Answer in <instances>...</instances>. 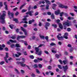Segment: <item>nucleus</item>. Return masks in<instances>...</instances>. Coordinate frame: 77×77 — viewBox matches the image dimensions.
I'll return each mask as SVG.
<instances>
[{
    "instance_id": "nucleus-1",
    "label": "nucleus",
    "mask_w": 77,
    "mask_h": 77,
    "mask_svg": "<svg viewBox=\"0 0 77 77\" xmlns=\"http://www.w3.org/2000/svg\"><path fill=\"white\" fill-rule=\"evenodd\" d=\"M45 46V45H44V44H40L38 47L35 48V54H38V56H41V54H42V51H39V47H41L42 46Z\"/></svg>"
},
{
    "instance_id": "nucleus-2",
    "label": "nucleus",
    "mask_w": 77,
    "mask_h": 77,
    "mask_svg": "<svg viewBox=\"0 0 77 77\" xmlns=\"http://www.w3.org/2000/svg\"><path fill=\"white\" fill-rule=\"evenodd\" d=\"M22 60L23 61V62H17V65H20V66H22V67H24L25 66H26V67H27L28 69H29L30 70V67H29V66H28L26 65V64H23L24 62H25V59H24V58H22Z\"/></svg>"
},
{
    "instance_id": "nucleus-3",
    "label": "nucleus",
    "mask_w": 77,
    "mask_h": 77,
    "mask_svg": "<svg viewBox=\"0 0 77 77\" xmlns=\"http://www.w3.org/2000/svg\"><path fill=\"white\" fill-rule=\"evenodd\" d=\"M6 14L4 13H3L2 15L0 16V23L3 24H4L5 23V18H6Z\"/></svg>"
},
{
    "instance_id": "nucleus-4",
    "label": "nucleus",
    "mask_w": 77,
    "mask_h": 77,
    "mask_svg": "<svg viewBox=\"0 0 77 77\" xmlns=\"http://www.w3.org/2000/svg\"><path fill=\"white\" fill-rule=\"evenodd\" d=\"M63 68L64 72H65V73H66V72L67 70L68 69V66L67 65H66L65 66H63Z\"/></svg>"
},
{
    "instance_id": "nucleus-5",
    "label": "nucleus",
    "mask_w": 77,
    "mask_h": 77,
    "mask_svg": "<svg viewBox=\"0 0 77 77\" xmlns=\"http://www.w3.org/2000/svg\"><path fill=\"white\" fill-rule=\"evenodd\" d=\"M61 33H59L58 35H57V38H58V40H63V37L61 36V37L59 36H61Z\"/></svg>"
},
{
    "instance_id": "nucleus-6",
    "label": "nucleus",
    "mask_w": 77,
    "mask_h": 77,
    "mask_svg": "<svg viewBox=\"0 0 77 77\" xmlns=\"http://www.w3.org/2000/svg\"><path fill=\"white\" fill-rule=\"evenodd\" d=\"M26 36L18 35L17 37V41H19V39H20V38H21L22 39H24V38H26Z\"/></svg>"
},
{
    "instance_id": "nucleus-7",
    "label": "nucleus",
    "mask_w": 77,
    "mask_h": 77,
    "mask_svg": "<svg viewBox=\"0 0 77 77\" xmlns=\"http://www.w3.org/2000/svg\"><path fill=\"white\" fill-rule=\"evenodd\" d=\"M6 57H4V59H5L6 62L7 63H8V61L7 58H8V57H9V56H8V53H6Z\"/></svg>"
},
{
    "instance_id": "nucleus-8",
    "label": "nucleus",
    "mask_w": 77,
    "mask_h": 77,
    "mask_svg": "<svg viewBox=\"0 0 77 77\" xmlns=\"http://www.w3.org/2000/svg\"><path fill=\"white\" fill-rule=\"evenodd\" d=\"M32 13H33V11H31L26 12V15H29L30 16L32 17L33 14H32Z\"/></svg>"
},
{
    "instance_id": "nucleus-9",
    "label": "nucleus",
    "mask_w": 77,
    "mask_h": 77,
    "mask_svg": "<svg viewBox=\"0 0 77 77\" xmlns=\"http://www.w3.org/2000/svg\"><path fill=\"white\" fill-rule=\"evenodd\" d=\"M45 27L46 29V30L48 29V27L50 25V23L48 22H46L45 23Z\"/></svg>"
},
{
    "instance_id": "nucleus-10",
    "label": "nucleus",
    "mask_w": 77,
    "mask_h": 77,
    "mask_svg": "<svg viewBox=\"0 0 77 77\" xmlns=\"http://www.w3.org/2000/svg\"><path fill=\"white\" fill-rule=\"evenodd\" d=\"M59 7L60 8H65V9H67L68 8V7L63 5L62 4H60L59 5Z\"/></svg>"
},
{
    "instance_id": "nucleus-11",
    "label": "nucleus",
    "mask_w": 77,
    "mask_h": 77,
    "mask_svg": "<svg viewBox=\"0 0 77 77\" xmlns=\"http://www.w3.org/2000/svg\"><path fill=\"white\" fill-rule=\"evenodd\" d=\"M8 15H11L12 18L14 17V14L13 12L11 13L10 11H8Z\"/></svg>"
},
{
    "instance_id": "nucleus-12",
    "label": "nucleus",
    "mask_w": 77,
    "mask_h": 77,
    "mask_svg": "<svg viewBox=\"0 0 77 77\" xmlns=\"http://www.w3.org/2000/svg\"><path fill=\"white\" fill-rule=\"evenodd\" d=\"M71 24V22L68 23V22H66L64 23H63L64 26H69Z\"/></svg>"
},
{
    "instance_id": "nucleus-13",
    "label": "nucleus",
    "mask_w": 77,
    "mask_h": 77,
    "mask_svg": "<svg viewBox=\"0 0 77 77\" xmlns=\"http://www.w3.org/2000/svg\"><path fill=\"white\" fill-rule=\"evenodd\" d=\"M5 47L6 45H5L4 44H2V45H0V50H3L4 49L3 48H5Z\"/></svg>"
},
{
    "instance_id": "nucleus-14",
    "label": "nucleus",
    "mask_w": 77,
    "mask_h": 77,
    "mask_svg": "<svg viewBox=\"0 0 77 77\" xmlns=\"http://www.w3.org/2000/svg\"><path fill=\"white\" fill-rule=\"evenodd\" d=\"M43 0L44 1H45V2L48 5H51V2L49 1L48 0Z\"/></svg>"
},
{
    "instance_id": "nucleus-15",
    "label": "nucleus",
    "mask_w": 77,
    "mask_h": 77,
    "mask_svg": "<svg viewBox=\"0 0 77 77\" xmlns=\"http://www.w3.org/2000/svg\"><path fill=\"white\" fill-rule=\"evenodd\" d=\"M52 9H54V10H56V7L57 6V5L55 4H53L52 5Z\"/></svg>"
},
{
    "instance_id": "nucleus-16",
    "label": "nucleus",
    "mask_w": 77,
    "mask_h": 77,
    "mask_svg": "<svg viewBox=\"0 0 77 77\" xmlns=\"http://www.w3.org/2000/svg\"><path fill=\"white\" fill-rule=\"evenodd\" d=\"M60 10H58L57 11H55V15H57L60 14Z\"/></svg>"
},
{
    "instance_id": "nucleus-17",
    "label": "nucleus",
    "mask_w": 77,
    "mask_h": 77,
    "mask_svg": "<svg viewBox=\"0 0 77 77\" xmlns=\"http://www.w3.org/2000/svg\"><path fill=\"white\" fill-rule=\"evenodd\" d=\"M35 22V20L34 19H32V20H30L29 21V24H31L32 23Z\"/></svg>"
},
{
    "instance_id": "nucleus-18",
    "label": "nucleus",
    "mask_w": 77,
    "mask_h": 77,
    "mask_svg": "<svg viewBox=\"0 0 77 77\" xmlns=\"http://www.w3.org/2000/svg\"><path fill=\"white\" fill-rule=\"evenodd\" d=\"M58 24L59 25V27H60V29L61 30L63 29V26H62V25L61 23H59Z\"/></svg>"
},
{
    "instance_id": "nucleus-19",
    "label": "nucleus",
    "mask_w": 77,
    "mask_h": 77,
    "mask_svg": "<svg viewBox=\"0 0 77 77\" xmlns=\"http://www.w3.org/2000/svg\"><path fill=\"white\" fill-rule=\"evenodd\" d=\"M26 3H24L22 5H21L19 8V9L20 10L22 9L23 8V7H24V6H25V5H26Z\"/></svg>"
},
{
    "instance_id": "nucleus-20",
    "label": "nucleus",
    "mask_w": 77,
    "mask_h": 77,
    "mask_svg": "<svg viewBox=\"0 0 77 77\" xmlns=\"http://www.w3.org/2000/svg\"><path fill=\"white\" fill-rule=\"evenodd\" d=\"M10 42H12V43H17V41L16 40H13L12 39H10L9 40Z\"/></svg>"
},
{
    "instance_id": "nucleus-21",
    "label": "nucleus",
    "mask_w": 77,
    "mask_h": 77,
    "mask_svg": "<svg viewBox=\"0 0 77 77\" xmlns=\"http://www.w3.org/2000/svg\"><path fill=\"white\" fill-rule=\"evenodd\" d=\"M13 21H15L16 23H18V19L17 18L14 19Z\"/></svg>"
},
{
    "instance_id": "nucleus-22",
    "label": "nucleus",
    "mask_w": 77,
    "mask_h": 77,
    "mask_svg": "<svg viewBox=\"0 0 77 77\" xmlns=\"http://www.w3.org/2000/svg\"><path fill=\"white\" fill-rule=\"evenodd\" d=\"M60 56H61V54H60L59 55L58 54H56L55 57H56L57 59H59Z\"/></svg>"
},
{
    "instance_id": "nucleus-23",
    "label": "nucleus",
    "mask_w": 77,
    "mask_h": 77,
    "mask_svg": "<svg viewBox=\"0 0 77 77\" xmlns=\"http://www.w3.org/2000/svg\"><path fill=\"white\" fill-rule=\"evenodd\" d=\"M14 26V25L12 24L10 25H9V27L11 29H13V27Z\"/></svg>"
},
{
    "instance_id": "nucleus-24",
    "label": "nucleus",
    "mask_w": 77,
    "mask_h": 77,
    "mask_svg": "<svg viewBox=\"0 0 77 77\" xmlns=\"http://www.w3.org/2000/svg\"><path fill=\"white\" fill-rule=\"evenodd\" d=\"M52 26V27H53L55 28H57V25L56 24H53Z\"/></svg>"
},
{
    "instance_id": "nucleus-25",
    "label": "nucleus",
    "mask_w": 77,
    "mask_h": 77,
    "mask_svg": "<svg viewBox=\"0 0 77 77\" xmlns=\"http://www.w3.org/2000/svg\"><path fill=\"white\" fill-rule=\"evenodd\" d=\"M29 57L30 58V59H33L35 58V57H34V56L32 55L29 56Z\"/></svg>"
},
{
    "instance_id": "nucleus-26",
    "label": "nucleus",
    "mask_w": 77,
    "mask_h": 77,
    "mask_svg": "<svg viewBox=\"0 0 77 77\" xmlns=\"http://www.w3.org/2000/svg\"><path fill=\"white\" fill-rule=\"evenodd\" d=\"M51 17L52 19H54V14H52L51 15Z\"/></svg>"
},
{
    "instance_id": "nucleus-27",
    "label": "nucleus",
    "mask_w": 77,
    "mask_h": 77,
    "mask_svg": "<svg viewBox=\"0 0 77 77\" xmlns=\"http://www.w3.org/2000/svg\"><path fill=\"white\" fill-rule=\"evenodd\" d=\"M16 47H18V48H20L21 47V46L19 44L17 43L16 44Z\"/></svg>"
},
{
    "instance_id": "nucleus-28",
    "label": "nucleus",
    "mask_w": 77,
    "mask_h": 77,
    "mask_svg": "<svg viewBox=\"0 0 77 77\" xmlns=\"http://www.w3.org/2000/svg\"><path fill=\"white\" fill-rule=\"evenodd\" d=\"M60 17H62L63 16V14H64V12H62L61 13H60Z\"/></svg>"
},
{
    "instance_id": "nucleus-29",
    "label": "nucleus",
    "mask_w": 77,
    "mask_h": 77,
    "mask_svg": "<svg viewBox=\"0 0 77 77\" xmlns=\"http://www.w3.org/2000/svg\"><path fill=\"white\" fill-rule=\"evenodd\" d=\"M50 45L51 46H54V45H56V44L52 42L50 44Z\"/></svg>"
},
{
    "instance_id": "nucleus-30",
    "label": "nucleus",
    "mask_w": 77,
    "mask_h": 77,
    "mask_svg": "<svg viewBox=\"0 0 77 77\" xmlns=\"http://www.w3.org/2000/svg\"><path fill=\"white\" fill-rule=\"evenodd\" d=\"M38 66L40 68H42V65L40 64H39Z\"/></svg>"
},
{
    "instance_id": "nucleus-31",
    "label": "nucleus",
    "mask_w": 77,
    "mask_h": 77,
    "mask_svg": "<svg viewBox=\"0 0 77 77\" xmlns=\"http://www.w3.org/2000/svg\"><path fill=\"white\" fill-rule=\"evenodd\" d=\"M27 11V10L23 9L21 11L22 13H24V12H26Z\"/></svg>"
},
{
    "instance_id": "nucleus-32",
    "label": "nucleus",
    "mask_w": 77,
    "mask_h": 77,
    "mask_svg": "<svg viewBox=\"0 0 77 77\" xmlns=\"http://www.w3.org/2000/svg\"><path fill=\"white\" fill-rule=\"evenodd\" d=\"M45 39H46L47 42H48V36L45 37Z\"/></svg>"
},
{
    "instance_id": "nucleus-33",
    "label": "nucleus",
    "mask_w": 77,
    "mask_h": 77,
    "mask_svg": "<svg viewBox=\"0 0 77 77\" xmlns=\"http://www.w3.org/2000/svg\"><path fill=\"white\" fill-rule=\"evenodd\" d=\"M52 53H54L55 54H56L57 52V51H54V50H52L51 51Z\"/></svg>"
},
{
    "instance_id": "nucleus-34",
    "label": "nucleus",
    "mask_w": 77,
    "mask_h": 77,
    "mask_svg": "<svg viewBox=\"0 0 77 77\" xmlns=\"http://www.w3.org/2000/svg\"><path fill=\"white\" fill-rule=\"evenodd\" d=\"M40 37L41 39H44L45 38V37L44 35H40Z\"/></svg>"
},
{
    "instance_id": "nucleus-35",
    "label": "nucleus",
    "mask_w": 77,
    "mask_h": 77,
    "mask_svg": "<svg viewBox=\"0 0 77 77\" xmlns=\"http://www.w3.org/2000/svg\"><path fill=\"white\" fill-rule=\"evenodd\" d=\"M56 22L57 24H59L60 22V20L59 19H58L56 20Z\"/></svg>"
},
{
    "instance_id": "nucleus-36",
    "label": "nucleus",
    "mask_w": 77,
    "mask_h": 77,
    "mask_svg": "<svg viewBox=\"0 0 77 77\" xmlns=\"http://www.w3.org/2000/svg\"><path fill=\"white\" fill-rule=\"evenodd\" d=\"M36 72H37L38 73V74H40V72L39 71V70H38V69H36Z\"/></svg>"
},
{
    "instance_id": "nucleus-37",
    "label": "nucleus",
    "mask_w": 77,
    "mask_h": 77,
    "mask_svg": "<svg viewBox=\"0 0 77 77\" xmlns=\"http://www.w3.org/2000/svg\"><path fill=\"white\" fill-rule=\"evenodd\" d=\"M33 61L35 63H38V60L36 59H35Z\"/></svg>"
},
{
    "instance_id": "nucleus-38",
    "label": "nucleus",
    "mask_w": 77,
    "mask_h": 77,
    "mask_svg": "<svg viewBox=\"0 0 77 77\" xmlns=\"http://www.w3.org/2000/svg\"><path fill=\"white\" fill-rule=\"evenodd\" d=\"M23 53L24 54V55L25 56H27V51H25L23 52Z\"/></svg>"
},
{
    "instance_id": "nucleus-39",
    "label": "nucleus",
    "mask_w": 77,
    "mask_h": 77,
    "mask_svg": "<svg viewBox=\"0 0 77 77\" xmlns=\"http://www.w3.org/2000/svg\"><path fill=\"white\" fill-rule=\"evenodd\" d=\"M34 68H38V65L37 64H35L34 65Z\"/></svg>"
},
{
    "instance_id": "nucleus-40",
    "label": "nucleus",
    "mask_w": 77,
    "mask_h": 77,
    "mask_svg": "<svg viewBox=\"0 0 77 77\" xmlns=\"http://www.w3.org/2000/svg\"><path fill=\"white\" fill-rule=\"evenodd\" d=\"M63 62L64 63V65L66 64V63H67V61L63 60Z\"/></svg>"
},
{
    "instance_id": "nucleus-41",
    "label": "nucleus",
    "mask_w": 77,
    "mask_h": 77,
    "mask_svg": "<svg viewBox=\"0 0 77 77\" xmlns=\"http://www.w3.org/2000/svg\"><path fill=\"white\" fill-rule=\"evenodd\" d=\"M67 31H68V32H70L71 31V28H68L67 29Z\"/></svg>"
},
{
    "instance_id": "nucleus-42",
    "label": "nucleus",
    "mask_w": 77,
    "mask_h": 77,
    "mask_svg": "<svg viewBox=\"0 0 77 77\" xmlns=\"http://www.w3.org/2000/svg\"><path fill=\"white\" fill-rule=\"evenodd\" d=\"M14 47H15V45H14V44H13V45H11V47L12 48H14Z\"/></svg>"
},
{
    "instance_id": "nucleus-43",
    "label": "nucleus",
    "mask_w": 77,
    "mask_h": 77,
    "mask_svg": "<svg viewBox=\"0 0 77 77\" xmlns=\"http://www.w3.org/2000/svg\"><path fill=\"white\" fill-rule=\"evenodd\" d=\"M49 73H51V75H54V72H51V71H49Z\"/></svg>"
},
{
    "instance_id": "nucleus-44",
    "label": "nucleus",
    "mask_w": 77,
    "mask_h": 77,
    "mask_svg": "<svg viewBox=\"0 0 77 77\" xmlns=\"http://www.w3.org/2000/svg\"><path fill=\"white\" fill-rule=\"evenodd\" d=\"M11 39H15V38H16V37L15 36H12L11 37Z\"/></svg>"
},
{
    "instance_id": "nucleus-45",
    "label": "nucleus",
    "mask_w": 77,
    "mask_h": 77,
    "mask_svg": "<svg viewBox=\"0 0 77 77\" xmlns=\"http://www.w3.org/2000/svg\"><path fill=\"white\" fill-rule=\"evenodd\" d=\"M49 6H50L49 5H47L46 8V9H47V10L49 9V8H48V7H49Z\"/></svg>"
},
{
    "instance_id": "nucleus-46",
    "label": "nucleus",
    "mask_w": 77,
    "mask_h": 77,
    "mask_svg": "<svg viewBox=\"0 0 77 77\" xmlns=\"http://www.w3.org/2000/svg\"><path fill=\"white\" fill-rule=\"evenodd\" d=\"M21 30L23 31V32H25V31H26V30H25V29H24V28L22 27H21Z\"/></svg>"
},
{
    "instance_id": "nucleus-47",
    "label": "nucleus",
    "mask_w": 77,
    "mask_h": 77,
    "mask_svg": "<svg viewBox=\"0 0 77 77\" xmlns=\"http://www.w3.org/2000/svg\"><path fill=\"white\" fill-rule=\"evenodd\" d=\"M38 60H40V61H42V58H37Z\"/></svg>"
},
{
    "instance_id": "nucleus-48",
    "label": "nucleus",
    "mask_w": 77,
    "mask_h": 77,
    "mask_svg": "<svg viewBox=\"0 0 77 77\" xmlns=\"http://www.w3.org/2000/svg\"><path fill=\"white\" fill-rule=\"evenodd\" d=\"M51 66H49L48 67V69H51Z\"/></svg>"
},
{
    "instance_id": "nucleus-49",
    "label": "nucleus",
    "mask_w": 77,
    "mask_h": 77,
    "mask_svg": "<svg viewBox=\"0 0 77 77\" xmlns=\"http://www.w3.org/2000/svg\"><path fill=\"white\" fill-rule=\"evenodd\" d=\"M17 54H18V55H19V56H21V53L19 52H17Z\"/></svg>"
},
{
    "instance_id": "nucleus-50",
    "label": "nucleus",
    "mask_w": 77,
    "mask_h": 77,
    "mask_svg": "<svg viewBox=\"0 0 77 77\" xmlns=\"http://www.w3.org/2000/svg\"><path fill=\"white\" fill-rule=\"evenodd\" d=\"M16 50L17 51H20V50H21V49H20V48H16Z\"/></svg>"
},
{
    "instance_id": "nucleus-51",
    "label": "nucleus",
    "mask_w": 77,
    "mask_h": 77,
    "mask_svg": "<svg viewBox=\"0 0 77 77\" xmlns=\"http://www.w3.org/2000/svg\"><path fill=\"white\" fill-rule=\"evenodd\" d=\"M47 14L48 15H51V13L50 12H48Z\"/></svg>"
},
{
    "instance_id": "nucleus-52",
    "label": "nucleus",
    "mask_w": 77,
    "mask_h": 77,
    "mask_svg": "<svg viewBox=\"0 0 77 77\" xmlns=\"http://www.w3.org/2000/svg\"><path fill=\"white\" fill-rule=\"evenodd\" d=\"M58 67L60 69H62V66H60V65H58Z\"/></svg>"
},
{
    "instance_id": "nucleus-53",
    "label": "nucleus",
    "mask_w": 77,
    "mask_h": 77,
    "mask_svg": "<svg viewBox=\"0 0 77 77\" xmlns=\"http://www.w3.org/2000/svg\"><path fill=\"white\" fill-rule=\"evenodd\" d=\"M39 14V13L38 12H36L35 14V16H36V15H38Z\"/></svg>"
},
{
    "instance_id": "nucleus-54",
    "label": "nucleus",
    "mask_w": 77,
    "mask_h": 77,
    "mask_svg": "<svg viewBox=\"0 0 77 77\" xmlns=\"http://www.w3.org/2000/svg\"><path fill=\"white\" fill-rule=\"evenodd\" d=\"M3 6V3L2 2H0V7H2Z\"/></svg>"
},
{
    "instance_id": "nucleus-55",
    "label": "nucleus",
    "mask_w": 77,
    "mask_h": 77,
    "mask_svg": "<svg viewBox=\"0 0 77 77\" xmlns=\"http://www.w3.org/2000/svg\"><path fill=\"white\" fill-rule=\"evenodd\" d=\"M59 61L60 63V64H62L63 63L62 61V60H61L60 59L59 60Z\"/></svg>"
},
{
    "instance_id": "nucleus-56",
    "label": "nucleus",
    "mask_w": 77,
    "mask_h": 77,
    "mask_svg": "<svg viewBox=\"0 0 77 77\" xmlns=\"http://www.w3.org/2000/svg\"><path fill=\"white\" fill-rule=\"evenodd\" d=\"M5 63V62L4 61H2L0 63V65H3Z\"/></svg>"
},
{
    "instance_id": "nucleus-57",
    "label": "nucleus",
    "mask_w": 77,
    "mask_h": 77,
    "mask_svg": "<svg viewBox=\"0 0 77 77\" xmlns=\"http://www.w3.org/2000/svg\"><path fill=\"white\" fill-rule=\"evenodd\" d=\"M44 52L45 53L47 54H49V53L48 52V51H45Z\"/></svg>"
},
{
    "instance_id": "nucleus-58",
    "label": "nucleus",
    "mask_w": 77,
    "mask_h": 77,
    "mask_svg": "<svg viewBox=\"0 0 77 77\" xmlns=\"http://www.w3.org/2000/svg\"><path fill=\"white\" fill-rule=\"evenodd\" d=\"M6 30V28H5V27H3L2 28V30L3 31H5V30Z\"/></svg>"
},
{
    "instance_id": "nucleus-59",
    "label": "nucleus",
    "mask_w": 77,
    "mask_h": 77,
    "mask_svg": "<svg viewBox=\"0 0 77 77\" xmlns=\"http://www.w3.org/2000/svg\"><path fill=\"white\" fill-rule=\"evenodd\" d=\"M10 75L11 76V77H15V75H14L13 74H10Z\"/></svg>"
},
{
    "instance_id": "nucleus-60",
    "label": "nucleus",
    "mask_w": 77,
    "mask_h": 77,
    "mask_svg": "<svg viewBox=\"0 0 77 77\" xmlns=\"http://www.w3.org/2000/svg\"><path fill=\"white\" fill-rule=\"evenodd\" d=\"M21 72L22 74H24V71L23 70H21Z\"/></svg>"
},
{
    "instance_id": "nucleus-61",
    "label": "nucleus",
    "mask_w": 77,
    "mask_h": 77,
    "mask_svg": "<svg viewBox=\"0 0 77 77\" xmlns=\"http://www.w3.org/2000/svg\"><path fill=\"white\" fill-rule=\"evenodd\" d=\"M31 46L30 45H29L28 47V49L29 50H30V49H31Z\"/></svg>"
},
{
    "instance_id": "nucleus-62",
    "label": "nucleus",
    "mask_w": 77,
    "mask_h": 77,
    "mask_svg": "<svg viewBox=\"0 0 77 77\" xmlns=\"http://www.w3.org/2000/svg\"><path fill=\"white\" fill-rule=\"evenodd\" d=\"M18 14H19V13L17 11L16 13L15 14V15L16 16H17V15H18Z\"/></svg>"
},
{
    "instance_id": "nucleus-63",
    "label": "nucleus",
    "mask_w": 77,
    "mask_h": 77,
    "mask_svg": "<svg viewBox=\"0 0 77 77\" xmlns=\"http://www.w3.org/2000/svg\"><path fill=\"white\" fill-rule=\"evenodd\" d=\"M24 44L25 45H28V44L27 43V42L26 41L24 42Z\"/></svg>"
},
{
    "instance_id": "nucleus-64",
    "label": "nucleus",
    "mask_w": 77,
    "mask_h": 77,
    "mask_svg": "<svg viewBox=\"0 0 77 77\" xmlns=\"http://www.w3.org/2000/svg\"><path fill=\"white\" fill-rule=\"evenodd\" d=\"M22 20H23V21H27V18H24Z\"/></svg>"
}]
</instances>
